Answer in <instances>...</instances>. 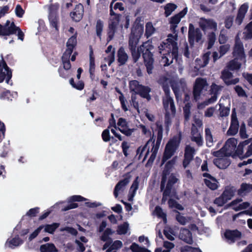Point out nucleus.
I'll list each match as a JSON object with an SVG mask.
<instances>
[{"label": "nucleus", "instance_id": "obj_27", "mask_svg": "<svg viewBox=\"0 0 252 252\" xmlns=\"http://www.w3.org/2000/svg\"><path fill=\"white\" fill-rule=\"evenodd\" d=\"M237 144V140L235 138H229L225 142L224 147L227 152H230L235 150Z\"/></svg>", "mask_w": 252, "mask_h": 252}, {"label": "nucleus", "instance_id": "obj_44", "mask_svg": "<svg viewBox=\"0 0 252 252\" xmlns=\"http://www.w3.org/2000/svg\"><path fill=\"white\" fill-rule=\"evenodd\" d=\"M252 190V185L243 183L241 185L240 188L238 190V194L242 195L244 192H249Z\"/></svg>", "mask_w": 252, "mask_h": 252}, {"label": "nucleus", "instance_id": "obj_26", "mask_svg": "<svg viewBox=\"0 0 252 252\" xmlns=\"http://www.w3.org/2000/svg\"><path fill=\"white\" fill-rule=\"evenodd\" d=\"M77 32H76L74 34L68 38L66 42V49L70 52H73L77 44Z\"/></svg>", "mask_w": 252, "mask_h": 252}, {"label": "nucleus", "instance_id": "obj_31", "mask_svg": "<svg viewBox=\"0 0 252 252\" xmlns=\"http://www.w3.org/2000/svg\"><path fill=\"white\" fill-rule=\"evenodd\" d=\"M142 86V85L140 84L139 82L136 80L130 81L129 82V90L134 94H137Z\"/></svg>", "mask_w": 252, "mask_h": 252}, {"label": "nucleus", "instance_id": "obj_35", "mask_svg": "<svg viewBox=\"0 0 252 252\" xmlns=\"http://www.w3.org/2000/svg\"><path fill=\"white\" fill-rule=\"evenodd\" d=\"M237 60H239V59H236V58L235 57L234 60H231L229 62L227 67L229 70L233 71L240 68L241 66V63L238 62Z\"/></svg>", "mask_w": 252, "mask_h": 252}, {"label": "nucleus", "instance_id": "obj_11", "mask_svg": "<svg viewBox=\"0 0 252 252\" xmlns=\"http://www.w3.org/2000/svg\"><path fill=\"white\" fill-rule=\"evenodd\" d=\"M239 126V125L235 109H233L231 114L230 126L227 131V135L230 136L235 135L238 132Z\"/></svg>", "mask_w": 252, "mask_h": 252}, {"label": "nucleus", "instance_id": "obj_52", "mask_svg": "<svg viewBox=\"0 0 252 252\" xmlns=\"http://www.w3.org/2000/svg\"><path fill=\"white\" fill-rule=\"evenodd\" d=\"M60 5L58 3L52 4L49 7V16H58Z\"/></svg>", "mask_w": 252, "mask_h": 252}, {"label": "nucleus", "instance_id": "obj_10", "mask_svg": "<svg viewBox=\"0 0 252 252\" xmlns=\"http://www.w3.org/2000/svg\"><path fill=\"white\" fill-rule=\"evenodd\" d=\"M233 53V56L236 57V59H239L240 61H243L245 60L246 56L243 44L238 37V35L235 39V44Z\"/></svg>", "mask_w": 252, "mask_h": 252}, {"label": "nucleus", "instance_id": "obj_33", "mask_svg": "<svg viewBox=\"0 0 252 252\" xmlns=\"http://www.w3.org/2000/svg\"><path fill=\"white\" fill-rule=\"evenodd\" d=\"M104 28V22L101 19L96 21L95 25V32L96 36L100 40L101 39L102 33Z\"/></svg>", "mask_w": 252, "mask_h": 252}, {"label": "nucleus", "instance_id": "obj_34", "mask_svg": "<svg viewBox=\"0 0 252 252\" xmlns=\"http://www.w3.org/2000/svg\"><path fill=\"white\" fill-rule=\"evenodd\" d=\"M205 138L206 146L208 147H211L213 144V137L211 130L209 128L205 129Z\"/></svg>", "mask_w": 252, "mask_h": 252}, {"label": "nucleus", "instance_id": "obj_42", "mask_svg": "<svg viewBox=\"0 0 252 252\" xmlns=\"http://www.w3.org/2000/svg\"><path fill=\"white\" fill-rule=\"evenodd\" d=\"M177 5L172 3H168L164 6V15L165 16L168 17L170 15L173 11L177 8Z\"/></svg>", "mask_w": 252, "mask_h": 252}, {"label": "nucleus", "instance_id": "obj_22", "mask_svg": "<svg viewBox=\"0 0 252 252\" xmlns=\"http://www.w3.org/2000/svg\"><path fill=\"white\" fill-rule=\"evenodd\" d=\"M214 164L220 169L226 168L231 163L230 160L226 158H215Z\"/></svg>", "mask_w": 252, "mask_h": 252}, {"label": "nucleus", "instance_id": "obj_36", "mask_svg": "<svg viewBox=\"0 0 252 252\" xmlns=\"http://www.w3.org/2000/svg\"><path fill=\"white\" fill-rule=\"evenodd\" d=\"M60 223L54 222L51 224L44 225V232H48L50 234H54L55 230L59 227Z\"/></svg>", "mask_w": 252, "mask_h": 252}, {"label": "nucleus", "instance_id": "obj_58", "mask_svg": "<svg viewBox=\"0 0 252 252\" xmlns=\"http://www.w3.org/2000/svg\"><path fill=\"white\" fill-rule=\"evenodd\" d=\"M115 49L113 48L111 53L109 55H108V56L106 58H105V60L107 62L108 65L109 66H111L112 63L115 61Z\"/></svg>", "mask_w": 252, "mask_h": 252}, {"label": "nucleus", "instance_id": "obj_6", "mask_svg": "<svg viewBox=\"0 0 252 252\" xmlns=\"http://www.w3.org/2000/svg\"><path fill=\"white\" fill-rule=\"evenodd\" d=\"M166 81L167 79L165 78V81H164L162 85V89L165 93V97H163L162 99L163 105L164 109L167 111L169 109V105H170L171 114L174 115L176 113V108L174 100L170 95L169 85Z\"/></svg>", "mask_w": 252, "mask_h": 252}, {"label": "nucleus", "instance_id": "obj_37", "mask_svg": "<svg viewBox=\"0 0 252 252\" xmlns=\"http://www.w3.org/2000/svg\"><path fill=\"white\" fill-rule=\"evenodd\" d=\"M116 92L119 93L120 95L119 97V99L120 101L121 107L122 109L125 111L126 112L128 110V108L126 105V100L122 92L117 88H116Z\"/></svg>", "mask_w": 252, "mask_h": 252}, {"label": "nucleus", "instance_id": "obj_32", "mask_svg": "<svg viewBox=\"0 0 252 252\" xmlns=\"http://www.w3.org/2000/svg\"><path fill=\"white\" fill-rule=\"evenodd\" d=\"M242 38L245 40L252 39V21L245 27Z\"/></svg>", "mask_w": 252, "mask_h": 252}, {"label": "nucleus", "instance_id": "obj_12", "mask_svg": "<svg viewBox=\"0 0 252 252\" xmlns=\"http://www.w3.org/2000/svg\"><path fill=\"white\" fill-rule=\"evenodd\" d=\"M224 235L227 242L230 244H232L241 238L242 233L238 229H226Z\"/></svg>", "mask_w": 252, "mask_h": 252}, {"label": "nucleus", "instance_id": "obj_50", "mask_svg": "<svg viewBox=\"0 0 252 252\" xmlns=\"http://www.w3.org/2000/svg\"><path fill=\"white\" fill-rule=\"evenodd\" d=\"M223 86L218 85L213 83L211 86L210 94H211L218 95L220 92L222 90Z\"/></svg>", "mask_w": 252, "mask_h": 252}, {"label": "nucleus", "instance_id": "obj_13", "mask_svg": "<svg viewBox=\"0 0 252 252\" xmlns=\"http://www.w3.org/2000/svg\"><path fill=\"white\" fill-rule=\"evenodd\" d=\"M233 77V74L227 69H223L221 71V78L227 86L235 85L239 82V79L236 78L229 80Z\"/></svg>", "mask_w": 252, "mask_h": 252}, {"label": "nucleus", "instance_id": "obj_9", "mask_svg": "<svg viewBox=\"0 0 252 252\" xmlns=\"http://www.w3.org/2000/svg\"><path fill=\"white\" fill-rule=\"evenodd\" d=\"M207 86L208 83L205 79L202 78L196 79L192 91L193 96L195 101L199 99L202 90Z\"/></svg>", "mask_w": 252, "mask_h": 252}, {"label": "nucleus", "instance_id": "obj_54", "mask_svg": "<svg viewBox=\"0 0 252 252\" xmlns=\"http://www.w3.org/2000/svg\"><path fill=\"white\" fill-rule=\"evenodd\" d=\"M50 25L52 28H55L56 30L58 31V16H48Z\"/></svg>", "mask_w": 252, "mask_h": 252}, {"label": "nucleus", "instance_id": "obj_4", "mask_svg": "<svg viewBox=\"0 0 252 252\" xmlns=\"http://www.w3.org/2000/svg\"><path fill=\"white\" fill-rule=\"evenodd\" d=\"M182 140V133L179 132L178 134L170 138L165 145L163 152L161 164H164L167 160L170 159L178 149Z\"/></svg>", "mask_w": 252, "mask_h": 252}, {"label": "nucleus", "instance_id": "obj_59", "mask_svg": "<svg viewBox=\"0 0 252 252\" xmlns=\"http://www.w3.org/2000/svg\"><path fill=\"white\" fill-rule=\"evenodd\" d=\"M44 225H40L36 229H35L29 236V240L30 241H32L35 238H36L39 233L40 232L41 230L43 228Z\"/></svg>", "mask_w": 252, "mask_h": 252}, {"label": "nucleus", "instance_id": "obj_20", "mask_svg": "<svg viewBox=\"0 0 252 252\" xmlns=\"http://www.w3.org/2000/svg\"><path fill=\"white\" fill-rule=\"evenodd\" d=\"M119 24V23L115 22L108 21L107 38V41L108 42L112 40L114 38Z\"/></svg>", "mask_w": 252, "mask_h": 252}, {"label": "nucleus", "instance_id": "obj_21", "mask_svg": "<svg viewBox=\"0 0 252 252\" xmlns=\"http://www.w3.org/2000/svg\"><path fill=\"white\" fill-rule=\"evenodd\" d=\"M128 56L125 52V49L121 47L117 52V62L119 66H122L126 63L128 60Z\"/></svg>", "mask_w": 252, "mask_h": 252}, {"label": "nucleus", "instance_id": "obj_45", "mask_svg": "<svg viewBox=\"0 0 252 252\" xmlns=\"http://www.w3.org/2000/svg\"><path fill=\"white\" fill-rule=\"evenodd\" d=\"M113 233V231L111 228H107L100 236V240L103 242L112 240V239L109 237V235H112Z\"/></svg>", "mask_w": 252, "mask_h": 252}, {"label": "nucleus", "instance_id": "obj_56", "mask_svg": "<svg viewBox=\"0 0 252 252\" xmlns=\"http://www.w3.org/2000/svg\"><path fill=\"white\" fill-rule=\"evenodd\" d=\"M193 156L188 155L187 153L184 154V158L183 161V166L186 168L190 163V161L193 159Z\"/></svg>", "mask_w": 252, "mask_h": 252}, {"label": "nucleus", "instance_id": "obj_46", "mask_svg": "<svg viewBox=\"0 0 252 252\" xmlns=\"http://www.w3.org/2000/svg\"><path fill=\"white\" fill-rule=\"evenodd\" d=\"M168 204L170 208H175L180 211H183L184 209V208L182 205L178 203L173 199L170 198L168 201Z\"/></svg>", "mask_w": 252, "mask_h": 252}, {"label": "nucleus", "instance_id": "obj_30", "mask_svg": "<svg viewBox=\"0 0 252 252\" xmlns=\"http://www.w3.org/2000/svg\"><path fill=\"white\" fill-rule=\"evenodd\" d=\"M151 91V89L149 87L142 85L137 94H139L141 97L149 100L151 98V95L149 94Z\"/></svg>", "mask_w": 252, "mask_h": 252}, {"label": "nucleus", "instance_id": "obj_24", "mask_svg": "<svg viewBox=\"0 0 252 252\" xmlns=\"http://www.w3.org/2000/svg\"><path fill=\"white\" fill-rule=\"evenodd\" d=\"M23 243V240L19 237L18 235H17L10 240L9 239H7L5 245H8L10 248L14 249L15 247L21 245Z\"/></svg>", "mask_w": 252, "mask_h": 252}, {"label": "nucleus", "instance_id": "obj_29", "mask_svg": "<svg viewBox=\"0 0 252 252\" xmlns=\"http://www.w3.org/2000/svg\"><path fill=\"white\" fill-rule=\"evenodd\" d=\"M181 236V239L185 242L190 245H191L193 243L192 233L188 229H184Z\"/></svg>", "mask_w": 252, "mask_h": 252}, {"label": "nucleus", "instance_id": "obj_41", "mask_svg": "<svg viewBox=\"0 0 252 252\" xmlns=\"http://www.w3.org/2000/svg\"><path fill=\"white\" fill-rule=\"evenodd\" d=\"M129 249L132 252H151L150 250L145 247H141L139 246L136 243H132L130 246Z\"/></svg>", "mask_w": 252, "mask_h": 252}, {"label": "nucleus", "instance_id": "obj_28", "mask_svg": "<svg viewBox=\"0 0 252 252\" xmlns=\"http://www.w3.org/2000/svg\"><path fill=\"white\" fill-rule=\"evenodd\" d=\"M40 252H58L59 250L57 249L53 243H48L45 244L41 245L39 248Z\"/></svg>", "mask_w": 252, "mask_h": 252}, {"label": "nucleus", "instance_id": "obj_5", "mask_svg": "<svg viewBox=\"0 0 252 252\" xmlns=\"http://www.w3.org/2000/svg\"><path fill=\"white\" fill-rule=\"evenodd\" d=\"M143 32V27L138 24L133 25L129 34L128 47L129 49L137 48L139 39Z\"/></svg>", "mask_w": 252, "mask_h": 252}, {"label": "nucleus", "instance_id": "obj_51", "mask_svg": "<svg viewBox=\"0 0 252 252\" xmlns=\"http://www.w3.org/2000/svg\"><path fill=\"white\" fill-rule=\"evenodd\" d=\"M208 41L207 48L209 49H211L214 45L216 39V34L215 32H211L209 33L208 35Z\"/></svg>", "mask_w": 252, "mask_h": 252}, {"label": "nucleus", "instance_id": "obj_63", "mask_svg": "<svg viewBox=\"0 0 252 252\" xmlns=\"http://www.w3.org/2000/svg\"><path fill=\"white\" fill-rule=\"evenodd\" d=\"M220 115L221 117H226L228 116L230 112V108L228 107H225L220 105Z\"/></svg>", "mask_w": 252, "mask_h": 252}, {"label": "nucleus", "instance_id": "obj_25", "mask_svg": "<svg viewBox=\"0 0 252 252\" xmlns=\"http://www.w3.org/2000/svg\"><path fill=\"white\" fill-rule=\"evenodd\" d=\"M198 129L195 127L194 125H192L191 130V134L192 135L191 140L195 142L198 146L200 147L203 145V141L200 134H198L197 136H194L193 135L198 133Z\"/></svg>", "mask_w": 252, "mask_h": 252}, {"label": "nucleus", "instance_id": "obj_55", "mask_svg": "<svg viewBox=\"0 0 252 252\" xmlns=\"http://www.w3.org/2000/svg\"><path fill=\"white\" fill-rule=\"evenodd\" d=\"M181 252H202L199 248H193L189 246H185L181 249Z\"/></svg>", "mask_w": 252, "mask_h": 252}, {"label": "nucleus", "instance_id": "obj_18", "mask_svg": "<svg viewBox=\"0 0 252 252\" xmlns=\"http://www.w3.org/2000/svg\"><path fill=\"white\" fill-rule=\"evenodd\" d=\"M200 28L204 31L207 29L216 31L217 28V23L212 19H202L199 23Z\"/></svg>", "mask_w": 252, "mask_h": 252}, {"label": "nucleus", "instance_id": "obj_17", "mask_svg": "<svg viewBox=\"0 0 252 252\" xmlns=\"http://www.w3.org/2000/svg\"><path fill=\"white\" fill-rule=\"evenodd\" d=\"M202 176L203 177H206L210 179H204L203 180L204 184L208 188L213 190L218 189V186L217 184L218 181L215 177L206 172L203 173Z\"/></svg>", "mask_w": 252, "mask_h": 252}, {"label": "nucleus", "instance_id": "obj_23", "mask_svg": "<svg viewBox=\"0 0 252 252\" xmlns=\"http://www.w3.org/2000/svg\"><path fill=\"white\" fill-rule=\"evenodd\" d=\"M129 182V177L125 178L120 180L115 187L113 194L114 196L117 198L119 195V191L126 186Z\"/></svg>", "mask_w": 252, "mask_h": 252}, {"label": "nucleus", "instance_id": "obj_2", "mask_svg": "<svg viewBox=\"0 0 252 252\" xmlns=\"http://www.w3.org/2000/svg\"><path fill=\"white\" fill-rule=\"evenodd\" d=\"M177 38H167L165 42H162L158 46L159 53L165 59V65H169L174 59L178 57V47L176 42Z\"/></svg>", "mask_w": 252, "mask_h": 252}, {"label": "nucleus", "instance_id": "obj_8", "mask_svg": "<svg viewBox=\"0 0 252 252\" xmlns=\"http://www.w3.org/2000/svg\"><path fill=\"white\" fill-rule=\"evenodd\" d=\"M1 58L2 59L0 61V83L3 82L5 80L6 82L8 84L9 80L12 78V70L7 66L2 55Z\"/></svg>", "mask_w": 252, "mask_h": 252}, {"label": "nucleus", "instance_id": "obj_60", "mask_svg": "<svg viewBox=\"0 0 252 252\" xmlns=\"http://www.w3.org/2000/svg\"><path fill=\"white\" fill-rule=\"evenodd\" d=\"M101 136L103 141L107 142L110 141L111 137L110 135L109 128H107L104 129L102 132Z\"/></svg>", "mask_w": 252, "mask_h": 252}, {"label": "nucleus", "instance_id": "obj_3", "mask_svg": "<svg viewBox=\"0 0 252 252\" xmlns=\"http://www.w3.org/2000/svg\"><path fill=\"white\" fill-rule=\"evenodd\" d=\"M154 46L151 41L149 40L144 42L139 46L143 58L144 63L146 67L147 72L149 74L152 73L154 68V55L152 51L154 50Z\"/></svg>", "mask_w": 252, "mask_h": 252}, {"label": "nucleus", "instance_id": "obj_15", "mask_svg": "<svg viewBox=\"0 0 252 252\" xmlns=\"http://www.w3.org/2000/svg\"><path fill=\"white\" fill-rule=\"evenodd\" d=\"M87 199L84 197L79 195H74L70 197L69 199V204L67 206H65L63 209L64 211H67L72 209L76 208L78 207V205L74 202H81L83 201H86Z\"/></svg>", "mask_w": 252, "mask_h": 252}, {"label": "nucleus", "instance_id": "obj_49", "mask_svg": "<svg viewBox=\"0 0 252 252\" xmlns=\"http://www.w3.org/2000/svg\"><path fill=\"white\" fill-rule=\"evenodd\" d=\"M155 212L158 218L162 219L164 221H166V214L163 212L160 207L158 206H156L155 209Z\"/></svg>", "mask_w": 252, "mask_h": 252}, {"label": "nucleus", "instance_id": "obj_19", "mask_svg": "<svg viewBox=\"0 0 252 252\" xmlns=\"http://www.w3.org/2000/svg\"><path fill=\"white\" fill-rule=\"evenodd\" d=\"M248 8L249 5L248 3H244L239 8L236 18V22L238 25H240L242 23Z\"/></svg>", "mask_w": 252, "mask_h": 252}, {"label": "nucleus", "instance_id": "obj_57", "mask_svg": "<svg viewBox=\"0 0 252 252\" xmlns=\"http://www.w3.org/2000/svg\"><path fill=\"white\" fill-rule=\"evenodd\" d=\"M193 156L188 155L187 153L184 154V158L183 161V166L186 168L190 163V161L193 159Z\"/></svg>", "mask_w": 252, "mask_h": 252}, {"label": "nucleus", "instance_id": "obj_39", "mask_svg": "<svg viewBox=\"0 0 252 252\" xmlns=\"http://www.w3.org/2000/svg\"><path fill=\"white\" fill-rule=\"evenodd\" d=\"M212 154L214 157L218 158H221L224 156L228 157L231 156V153L227 152V150L225 149V147H224V146L222 148H221L220 150L214 152L212 153Z\"/></svg>", "mask_w": 252, "mask_h": 252}, {"label": "nucleus", "instance_id": "obj_14", "mask_svg": "<svg viewBox=\"0 0 252 252\" xmlns=\"http://www.w3.org/2000/svg\"><path fill=\"white\" fill-rule=\"evenodd\" d=\"M84 9L83 5L79 3L76 5L73 11L70 13V16L75 22L81 21L84 15Z\"/></svg>", "mask_w": 252, "mask_h": 252}, {"label": "nucleus", "instance_id": "obj_64", "mask_svg": "<svg viewBox=\"0 0 252 252\" xmlns=\"http://www.w3.org/2000/svg\"><path fill=\"white\" fill-rule=\"evenodd\" d=\"M178 181V179L173 174H171L169 176L167 185L168 186L173 187Z\"/></svg>", "mask_w": 252, "mask_h": 252}, {"label": "nucleus", "instance_id": "obj_38", "mask_svg": "<svg viewBox=\"0 0 252 252\" xmlns=\"http://www.w3.org/2000/svg\"><path fill=\"white\" fill-rule=\"evenodd\" d=\"M129 50L131 53L133 62L134 63H136L139 59L141 54V52L139 50V47L137 48L131 49Z\"/></svg>", "mask_w": 252, "mask_h": 252}, {"label": "nucleus", "instance_id": "obj_47", "mask_svg": "<svg viewBox=\"0 0 252 252\" xmlns=\"http://www.w3.org/2000/svg\"><path fill=\"white\" fill-rule=\"evenodd\" d=\"M90 64H89V71H95V59L94 56L93 50L92 46L90 47Z\"/></svg>", "mask_w": 252, "mask_h": 252}, {"label": "nucleus", "instance_id": "obj_62", "mask_svg": "<svg viewBox=\"0 0 252 252\" xmlns=\"http://www.w3.org/2000/svg\"><path fill=\"white\" fill-rule=\"evenodd\" d=\"M234 90L238 95L240 97L247 96L246 93L242 87L239 85H237L234 87Z\"/></svg>", "mask_w": 252, "mask_h": 252}, {"label": "nucleus", "instance_id": "obj_48", "mask_svg": "<svg viewBox=\"0 0 252 252\" xmlns=\"http://www.w3.org/2000/svg\"><path fill=\"white\" fill-rule=\"evenodd\" d=\"M155 31V29L151 22L147 23L146 24L145 35L147 38H149L150 36H151L152 34Z\"/></svg>", "mask_w": 252, "mask_h": 252}, {"label": "nucleus", "instance_id": "obj_43", "mask_svg": "<svg viewBox=\"0 0 252 252\" xmlns=\"http://www.w3.org/2000/svg\"><path fill=\"white\" fill-rule=\"evenodd\" d=\"M110 15L111 17L110 18L109 21V22H115L117 23H119L120 21L121 14L116 13L113 10L112 8V6L110 5Z\"/></svg>", "mask_w": 252, "mask_h": 252}, {"label": "nucleus", "instance_id": "obj_16", "mask_svg": "<svg viewBox=\"0 0 252 252\" xmlns=\"http://www.w3.org/2000/svg\"><path fill=\"white\" fill-rule=\"evenodd\" d=\"M17 27L14 22L10 23L9 20H7L5 24L2 25L3 36H9L16 33Z\"/></svg>", "mask_w": 252, "mask_h": 252}, {"label": "nucleus", "instance_id": "obj_40", "mask_svg": "<svg viewBox=\"0 0 252 252\" xmlns=\"http://www.w3.org/2000/svg\"><path fill=\"white\" fill-rule=\"evenodd\" d=\"M221 195L227 202L228 200L231 199L232 197L234 195V190L233 189L232 187L226 189Z\"/></svg>", "mask_w": 252, "mask_h": 252}, {"label": "nucleus", "instance_id": "obj_53", "mask_svg": "<svg viewBox=\"0 0 252 252\" xmlns=\"http://www.w3.org/2000/svg\"><path fill=\"white\" fill-rule=\"evenodd\" d=\"M128 228L127 222H124L123 224L118 226L117 233L119 235L125 234L127 233Z\"/></svg>", "mask_w": 252, "mask_h": 252}, {"label": "nucleus", "instance_id": "obj_1", "mask_svg": "<svg viewBox=\"0 0 252 252\" xmlns=\"http://www.w3.org/2000/svg\"><path fill=\"white\" fill-rule=\"evenodd\" d=\"M156 131H157V137L156 144L155 142V136L153 133L152 136L150 137V139L147 142L146 144L143 147H139L136 150L137 155H139L138 158L140 159L142 156L143 152L146 150L147 145L152 143L153 147L151 149L152 154L148 160L146 167H150L153 165V163L156 158L157 153L158 152L162 139L163 136V126L159 122L156 123Z\"/></svg>", "mask_w": 252, "mask_h": 252}, {"label": "nucleus", "instance_id": "obj_61", "mask_svg": "<svg viewBox=\"0 0 252 252\" xmlns=\"http://www.w3.org/2000/svg\"><path fill=\"white\" fill-rule=\"evenodd\" d=\"M227 201L224 198V197L222 196L221 194L219 197L216 198L214 201V204L220 207L222 206Z\"/></svg>", "mask_w": 252, "mask_h": 252}, {"label": "nucleus", "instance_id": "obj_7", "mask_svg": "<svg viewBox=\"0 0 252 252\" xmlns=\"http://www.w3.org/2000/svg\"><path fill=\"white\" fill-rule=\"evenodd\" d=\"M202 34L199 28L195 29L192 24H189L188 31V41L191 46H193L194 42L201 43Z\"/></svg>", "mask_w": 252, "mask_h": 252}]
</instances>
